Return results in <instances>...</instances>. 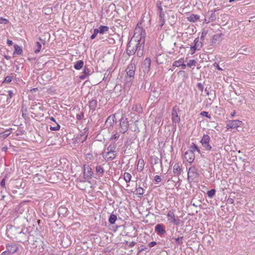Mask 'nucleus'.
I'll use <instances>...</instances> for the list:
<instances>
[{
	"label": "nucleus",
	"instance_id": "1",
	"mask_svg": "<svg viewBox=\"0 0 255 255\" xmlns=\"http://www.w3.org/2000/svg\"><path fill=\"white\" fill-rule=\"evenodd\" d=\"M135 30H138V32L141 31V37L139 39H138L137 36H135V33H134V36L128 42L126 52L127 54L129 56L134 54L136 51H137L138 48L139 50H140L141 47H143L142 45L144 42V30L139 28L138 29L136 28Z\"/></svg>",
	"mask_w": 255,
	"mask_h": 255
},
{
	"label": "nucleus",
	"instance_id": "2",
	"mask_svg": "<svg viewBox=\"0 0 255 255\" xmlns=\"http://www.w3.org/2000/svg\"><path fill=\"white\" fill-rule=\"evenodd\" d=\"M135 70V61L134 60L132 59L130 63L128 65L126 69L127 76L126 78L127 82H130L131 83L132 81L134 78Z\"/></svg>",
	"mask_w": 255,
	"mask_h": 255
},
{
	"label": "nucleus",
	"instance_id": "3",
	"mask_svg": "<svg viewBox=\"0 0 255 255\" xmlns=\"http://www.w3.org/2000/svg\"><path fill=\"white\" fill-rule=\"evenodd\" d=\"M129 124L128 119L125 116H122L120 120V131L123 133L126 132L128 129Z\"/></svg>",
	"mask_w": 255,
	"mask_h": 255
},
{
	"label": "nucleus",
	"instance_id": "4",
	"mask_svg": "<svg viewBox=\"0 0 255 255\" xmlns=\"http://www.w3.org/2000/svg\"><path fill=\"white\" fill-rule=\"evenodd\" d=\"M156 7L159 10L160 26L162 27L165 23V14L161 5V2L159 0L156 2Z\"/></svg>",
	"mask_w": 255,
	"mask_h": 255
},
{
	"label": "nucleus",
	"instance_id": "5",
	"mask_svg": "<svg viewBox=\"0 0 255 255\" xmlns=\"http://www.w3.org/2000/svg\"><path fill=\"white\" fill-rule=\"evenodd\" d=\"M167 220L169 223L175 225H179L181 221L178 217L176 218L173 211L169 210L167 214Z\"/></svg>",
	"mask_w": 255,
	"mask_h": 255
},
{
	"label": "nucleus",
	"instance_id": "6",
	"mask_svg": "<svg viewBox=\"0 0 255 255\" xmlns=\"http://www.w3.org/2000/svg\"><path fill=\"white\" fill-rule=\"evenodd\" d=\"M210 137L208 134H204L200 141L202 145L206 150H211L212 146L210 144Z\"/></svg>",
	"mask_w": 255,
	"mask_h": 255
},
{
	"label": "nucleus",
	"instance_id": "7",
	"mask_svg": "<svg viewBox=\"0 0 255 255\" xmlns=\"http://www.w3.org/2000/svg\"><path fill=\"white\" fill-rule=\"evenodd\" d=\"M179 109L177 106L173 108L172 112V120L173 124L179 123L180 122V118L178 114V112H179Z\"/></svg>",
	"mask_w": 255,
	"mask_h": 255
},
{
	"label": "nucleus",
	"instance_id": "8",
	"mask_svg": "<svg viewBox=\"0 0 255 255\" xmlns=\"http://www.w3.org/2000/svg\"><path fill=\"white\" fill-rule=\"evenodd\" d=\"M199 175L197 169L194 166H191L189 168L188 172V178H191L192 180L197 178Z\"/></svg>",
	"mask_w": 255,
	"mask_h": 255
},
{
	"label": "nucleus",
	"instance_id": "9",
	"mask_svg": "<svg viewBox=\"0 0 255 255\" xmlns=\"http://www.w3.org/2000/svg\"><path fill=\"white\" fill-rule=\"evenodd\" d=\"M151 65V60L149 58H146L142 63L141 69L144 73H147L149 71Z\"/></svg>",
	"mask_w": 255,
	"mask_h": 255
},
{
	"label": "nucleus",
	"instance_id": "10",
	"mask_svg": "<svg viewBox=\"0 0 255 255\" xmlns=\"http://www.w3.org/2000/svg\"><path fill=\"white\" fill-rule=\"evenodd\" d=\"M16 239L19 242L23 243L28 241V236L24 232L23 230H21L18 233L17 235L16 236Z\"/></svg>",
	"mask_w": 255,
	"mask_h": 255
},
{
	"label": "nucleus",
	"instance_id": "11",
	"mask_svg": "<svg viewBox=\"0 0 255 255\" xmlns=\"http://www.w3.org/2000/svg\"><path fill=\"white\" fill-rule=\"evenodd\" d=\"M242 124V122L239 120L230 121L227 124V128H237Z\"/></svg>",
	"mask_w": 255,
	"mask_h": 255
},
{
	"label": "nucleus",
	"instance_id": "12",
	"mask_svg": "<svg viewBox=\"0 0 255 255\" xmlns=\"http://www.w3.org/2000/svg\"><path fill=\"white\" fill-rule=\"evenodd\" d=\"M184 157L189 163H192L195 159L194 152L189 150H187L184 153Z\"/></svg>",
	"mask_w": 255,
	"mask_h": 255
},
{
	"label": "nucleus",
	"instance_id": "13",
	"mask_svg": "<svg viewBox=\"0 0 255 255\" xmlns=\"http://www.w3.org/2000/svg\"><path fill=\"white\" fill-rule=\"evenodd\" d=\"M93 172L92 168L87 165L84 166V177L85 178H91L93 175Z\"/></svg>",
	"mask_w": 255,
	"mask_h": 255
},
{
	"label": "nucleus",
	"instance_id": "14",
	"mask_svg": "<svg viewBox=\"0 0 255 255\" xmlns=\"http://www.w3.org/2000/svg\"><path fill=\"white\" fill-rule=\"evenodd\" d=\"M102 155L103 157L105 159L108 160H112L116 158L117 156V153L116 152L110 151L104 152L102 153Z\"/></svg>",
	"mask_w": 255,
	"mask_h": 255
},
{
	"label": "nucleus",
	"instance_id": "15",
	"mask_svg": "<svg viewBox=\"0 0 255 255\" xmlns=\"http://www.w3.org/2000/svg\"><path fill=\"white\" fill-rule=\"evenodd\" d=\"M6 249L7 250L8 254H13L17 252L18 249V247L16 244L11 243L6 245Z\"/></svg>",
	"mask_w": 255,
	"mask_h": 255
},
{
	"label": "nucleus",
	"instance_id": "16",
	"mask_svg": "<svg viewBox=\"0 0 255 255\" xmlns=\"http://www.w3.org/2000/svg\"><path fill=\"white\" fill-rule=\"evenodd\" d=\"M116 122V118L115 115L110 116L107 119L105 125L107 127H112L114 123Z\"/></svg>",
	"mask_w": 255,
	"mask_h": 255
},
{
	"label": "nucleus",
	"instance_id": "17",
	"mask_svg": "<svg viewBox=\"0 0 255 255\" xmlns=\"http://www.w3.org/2000/svg\"><path fill=\"white\" fill-rule=\"evenodd\" d=\"M155 231L158 235H164L166 231L164 228V226L162 224H158L155 227Z\"/></svg>",
	"mask_w": 255,
	"mask_h": 255
},
{
	"label": "nucleus",
	"instance_id": "18",
	"mask_svg": "<svg viewBox=\"0 0 255 255\" xmlns=\"http://www.w3.org/2000/svg\"><path fill=\"white\" fill-rule=\"evenodd\" d=\"M181 169L179 163H176L173 166V172L175 176H178L181 174Z\"/></svg>",
	"mask_w": 255,
	"mask_h": 255
},
{
	"label": "nucleus",
	"instance_id": "19",
	"mask_svg": "<svg viewBox=\"0 0 255 255\" xmlns=\"http://www.w3.org/2000/svg\"><path fill=\"white\" fill-rule=\"evenodd\" d=\"M90 70L87 67V66H85L83 74L80 75L79 78L82 80L85 79L87 76L90 75Z\"/></svg>",
	"mask_w": 255,
	"mask_h": 255
},
{
	"label": "nucleus",
	"instance_id": "20",
	"mask_svg": "<svg viewBox=\"0 0 255 255\" xmlns=\"http://www.w3.org/2000/svg\"><path fill=\"white\" fill-rule=\"evenodd\" d=\"M144 166V162L142 158H140L138 160L137 166V170L138 172H141Z\"/></svg>",
	"mask_w": 255,
	"mask_h": 255
},
{
	"label": "nucleus",
	"instance_id": "21",
	"mask_svg": "<svg viewBox=\"0 0 255 255\" xmlns=\"http://www.w3.org/2000/svg\"><path fill=\"white\" fill-rule=\"evenodd\" d=\"M200 18V16L197 14H192L187 17V20L190 22H195Z\"/></svg>",
	"mask_w": 255,
	"mask_h": 255
},
{
	"label": "nucleus",
	"instance_id": "22",
	"mask_svg": "<svg viewBox=\"0 0 255 255\" xmlns=\"http://www.w3.org/2000/svg\"><path fill=\"white\" fill-rule=\"evenodd\" d=\"M97 106V101L96 99H93L89 102V108L91 110L95 111Z\"/></svg>",
	"mask_w": 255,
	"mask_h": 255
},
{
	"label": "nucleus",
	"instance_id": "23",
	"mask_svg": "<svg viewBox=\"0 0 255 255\" xmlns=\"http://www.w3.org/2000/svg\"><path fill=\"white\" fill-rule=\"evenodd\" d=\"M207 14L208 15L210 20H211V21H214L216 19L215 10H211L210 11H208Z\"/></svg>",
	"mask_w": 255,
	"mask_h": 255
},
{
	"label": "nucleus",
	"instance_id": "24",
	"mask_svg": "<svg viewBox=\"0 0 255 255\" xmlns=\"http://www.w3.org/2000/svg\"><path fill=\"white\" fill-rule=\"evenodd\" d=\"M117 147V145L115 143V142H114L113 143H111L107 147V151H110V152H116V148Z\"/></svg>",
	"mask_w": 255,
	"mask_h": 255
},
{
	"label": "nucleus",
	"instance_id": "25",
	"mask_svg": "<svg viewBox=\"0 0 255 255\" xmlns=\"http://www.w3.org/2000/svg\"><path fill=\"white\" fill-rule=\"evenodd\" d=\"M14 51L13 52V54H17L20 55L22 53V49L20 46H19L17 45H15L14 46Z\"/></svg>",
	"mask_w": 255,
	"mask_h": 255
},
{
	"label": "nucleus",
	"instance_id": "26",
	"mask_svg": "<svg viewBox=\"0 0 255 255\" xmlns=\"http://www.w3.org/2000/svg\"><path fill=\"white\" fill-rule=\"evenodd\" d=\"M41 47V44L39 42H36L34 47V52L35 53H38L40 52Z\"/></svg>",
	"mask_w": 255,
	"mask_h": 255
},
{
	"label": "nucleus",
	"instance_id": "27",
	"mask_svg": "<svg viewBox=\"0 0 255 255\" xmlns=\"http://www.w3.org/2000/svg\"><path fill=\"white\" fill-rule=\"evenodd\" d=\"M84 65V62L82 60H79L74 65V68L76 70H79L81 69Z\"/></svg>",
	"mask_w": 255,
	"mask_h": 255
},
{
	"label": "nucleus",
	"instance_id": "28",
	"mask_svg": "<svg viewBox=\"0 0 255 255\" xmlns=\"http://www.w3.org/2000/svg\"><path fill=\"white\" fill-rule=\"evenodd\" d=\"M117 219V216L115 214H111L109 218V222L111 224H114L115 223V222L116 221Z\"/></svg>",
	"mask_w": 255,
	"mask_h": 255
},
{
	"label": "nucleus",
	"instance_id": "29",
	"mask_svg": "<svg viewBox=\"0 0 255 255\" xmlns=\"http://www.w3.org/2000/svg\"><path fill=\"white\" fill-rule=\"evenodd\" d=\"M189 150L193 152H194L195 150H197L198 153H200V149L197 145L194 143H192V144L190 146V149H189Z\"/></svg>",
	"mask_w": 255,
	"mask_h": 255
},
{
	"label": "nucleus",
	"instance_id": "30",
	"mask_svg": "<svg viewBox=\"0 0 255 255\" xmlns=\"http://www.w3.org/2000/svg\"><path fill=\"white\" fill-rule=\"evenodd\" d=\"M124 178L126 182L128 183L131 180V175L129 173L125 172L124 175Z\"/></svg>",
	"mask_w": 255,
	"mask_h": 255
},
{
	"label": "nucleus",
	"instance_id": "31",
	"mask_svg": "<svg viewBox=\"0 0 255 255\" xmlns=\"http://www.w3.org/2000/svg\"><path fill=\"white\" fill-rule=\"evenodd\" d=\"M132 109L139 113L142 112V108L140 105H135L133 106Z\"/></svg>",
	"mask_w": 255,
	"mask_h": 255
},
{
	"label": "nucleus",
	"instance_id": "32",
	"mask_svg": "<svg viewBox=\"0 0 255 255\" xmlns=\"http://www.w3.org/2000/svg\"><path fill=\"white\" fill-rule=\"evenodd\" d=\"M52 125H53V126H51L50 127V129L51 130L56 131V130H58L60 129V126L56 122H55V124H53Z\"/></svg>",
	"mask_w": 255,
	"mask_h": 255
},
{
	"label": "nucleus",
	"instance_id": "33",
	"mask_svg": "<svg viewBox=\"0 0 255 255\" xmlns=\"http://www.w3.org/2000/svg\"><path fill=\"white\" fill-rule=\"evenodd\" d=\"M13 77V74L11 73L10 75L6 76L3 81L2 82V83H9Z\"/></svg>",
	"mask_w": 255,
	"mask_h": 255
},
{
	"label": "nucleus",
	"instance_id": "34",
	"mask_svg": "<svg viewBox=\"0 0 255 255\" xmlns=\"http://www.w3.org/2000/svg\"><path fill=\"white\" fill-rule=\"evenodd\" d=\"M99 28L100 29L99 30L100 33H101V34H103L104 32L108 31L109 29V27L107 26L101 25Z\"/></svg>",
	"mask_w": 255,
	"mask_h": 255
},
{
	"label": "nucleus",
	"instance_id": "35",
	"mask_svg": "<svg viewBox=\"0 0 255 255\" xmlns=\"http://www.w3.org/2000/svg\"><path fill=\"white\" fill-rule=\"evenodd\" d=\"M96 171L97 173H100L101 175H103L104 173V169L100 165H97L96 167Z\"/></svg>",
	"mask_w": 255,
	"mask_h": 255
},
{
	"label": "nucleus",
	"instance_id": "36",
	"mask_svg": "<svg viewBox=\"0 0 255 255\" xmlns=\"http://www.w3.org/2000/svg\"><path fill=\"white\" fill-rule=\"evenodd\" d=\"M67 212V209L63 206H61L58 209V213L59 214L65 215Z\"/></svg>",
	"mask_w": 255,
	"mask_h": 255
},
{
	"label": "nucleus",
	"instance_id": "37",
	"mask_svg": "<svg viewBox=\"0 0 255 255\" xmlns=\"http://www.w3.org/2000/svg\"><path fill=\"white\" fill-rule=\"evenodd\" d=\"M183 59H180L178 60L175 61L173 63V67H179L182 64Z\"/></svg>",
	"mask_w": 255,
	"mask_h": 255
},
{
	"label": "nucleus",
	"instance_id": "38",
	"mask_svg": "<svg viewBox=\"0 0 255 255\" xmlns=\"http://www.w3.org/2000/svg\"><path fill=\"white\" fill-rule=\"evenodd\" d=\"M136 194L141 196L144 193V190L142 187H139L135 189Z\"/></svg>",
	"mask_w": 255,
	"mask_h": 255
},
{
	"label": "nucleus",
	"instance_id": "39",
	"mask_svg": "<svg viewBox=\"0 0 255 255\" xmlns=\"http://www.w3.org/2000/svg\"><path fill=\"white\" fill-rule=\"evenodd\" d=\"M215 192H216V190L214 189H212L208 191L207 192L208 196L209 198H212L215 195Z\"/></svg>",
	"mask_w": 255,
	"mask_h": 255
},
{
	"label": "nucleus",
	"instance_id": "40",
	"mask_svg": "<svg viewBox=\"0 0 255 255\" xmlns=\"http://www.w3.org/2000/svg\"><path fill=\"white\" fill-rule=\"evenodd\" d=\"M201 47V45L199 44H194L193 46H191V49L193 50V52H192V54L194 53L195 51L196 50H199Z\"/></svg>",
	"mask_w": 255,
	"mask_h": 255
},
{
	"label": "nucleus",
	"instance_id": "41",
	"mask_svg": "<svg viewBox=\"0 0 255 255\" xmlns=\"http://www.w3.org/2000/svg\"><path fill=\"white\" fill-rule=\"evenodd\" d=\"M120 136V133L119 132H116L111 137L110 139L111 140L114 141L115 142L119 138Z\"/></svg>",
	"mask_w": 255,
	"mask_h": 255
},
{
	"label": "nucleus",
	"instance_id": "42",
	"mask_svg": "<svg viewBox=\"0 0 255 255\" xmlns=\"http://www.w3.org/2000/svg\"><path fill=\"white\" fill-rule=\"evenodd\" d=\"M197 63L195 59L190 60L187 64V66L189 67H191L192 66H196Z\"/></svg>",
	"mask_w": 255,
	"mask_h": 255
},
{
	"label": "nucleus",
	"instance_id": "43",
	"mask_svg": "<svg viewBox=\"0 0 255 255\" xmlns=\"http://www.w3.org/2000/svg\"><path fill=\"white\" fill-rule=\"evenodd\" d=\"M200 115L203 117H206L207 118L211 119V117L210 115H209L208 112L206 111H203L200 113Z\"/></svg>",
	"mask_w": 255,
	"mask_h": 255
},
{
	"label": "nucleus",
	"instance_id": "44",
	"mask_svg": "<svg viewBox=\"0 0 255 255\" xmlns=\"http://www.w3.org/2000/svg\"><path fill=\"white\" fill-rule=\"evenodd\" d=\"M183 237H181L180 238H172V239H174L175 240V242L176 244L178 245H182L183 244V242L182 241Z\"/></svg>",
	"mask_w": 255,
	"mask_h": 255
},
{
	"label": "nucleus",
	"instance_id": "45",
	"mask_svg": "<svg viewBox=\"0 0 255 255\" xmlns=\"http://www.w3.org/2000/svg\"><path fill=\"white\" fill-rule=\"evenodd\" d=\"M84 118V113L83 112H80L79 114H77L76 118L78 120H81Z\"/></svg>",
	"mask_w": 255,
	"mask_h": 255
},
{
	"label": "nucleus",
	"instance_id": "46",
	"mask_svg": "<svg viewBox=\"0 0 255 255\" xmlns=\"http://www.w3.org/2000/svg\"><path fill=\"white\" fill-rule=\"evenodd\" d=\"M8 22H9V21L8 19L2 18V17H0V24H2V23L7 24Z\"/></svg>",
	"mask_w": 255,
	"mask_h": 255
},
{
	"label": "nucleus",
	"instance_id": "47",
	"mask_svg": "<svg viewBox=\"0 0 255 255\" xmlns=\"http://www.w3.org/2000/svg\"><path fill=\"white\" fill-rule=\"evenodd\" d=\"M154 180L156 181V183H159V182H161V178L160 176L156 175L154 177Z\"/></svg>",
	"mask_w": 255,
	"mask_h": 255
},
{
	"label": "nucleus",
	"instance_id": "48",
	"mask_svg": "<svg viewBox=\"0 0 255 255\" xmlns=\"http://www.w3.org/2000/svg\"><path fill=\"white\" fill-rule=\"evenodd\" d=\"M197 86L200 91H202L203 90L204 86L202 83H198L197 85Z\"/></svg>",
	"mask_w": 255,
	"mask_h": 255
},
{
	"label": "nucleus",
	"instance_id": "49",
	"mask_svg": "<svg viewBox=\"0 0 255 255\" xmlns=\"http://www.w3.org/2000/svg\"><path fill=\"white\" fill-rule=\"evenodd\" d=\"M5 178H3L0 182V186L3 188H5Z\"/></svg>",
	"mask_w": 255,
	"mask_h": 255
},
{
	"label": "nucleus",
	"instance_id": "50",
	"mask_svg": "<svg viewBox=\"0 0 255 255\" xmlns=\"http://www.w3.org/2000/svg\"><path fill=\"white\" fill-rule=\"evenodd\" d=\"M204 20L205 22L206 23H208L210 22H211V20H210V19L209 18V16L207 14H206V15L205 16Z\"/></svg>",
	"mask_w": 255,
	"mask_h": 255
},
{
	"label": "nucleus",
	"instance_id": "51",
	"mask_svg": "<svg viewBox=\"0 0 255 255\" xmlns=\"http://www.w3.org/2000/svg\"><path fill=\"white\" fill-rule=\"evenodd\" d=\"M194 43H195L194 44H199V45H201V46L202 45V42H200L199 41V38H195V39L194 40Z\"/></svg>",
	"mask_w": 255,
	"mask_h": 255
},
{
	"label": "nucleus",
	"instance_id": "52",
	"mask_svg": "<svg viewBox=\"0 0 255 255\" xmlns=\"http://www.w3.org/2000/svg\"><path fill=\"white\" fill-rule=\"evenodd\" d=\"M156 244H157L156 242L153 241V242L149 243L148 245L149 248H152V247H154L155 245H156Z\"/></svg>",
	"mask_w": 255,
	"mask_h": 255
},
{
	"label": "nucleus",
	"instance_id": "53",
	"mask_svg": "<svg viewBox=\"0 0 255 255\" xmlns=\"http://www.w3.org/2000/svg\"><path fill=\"white\" fill-rule=\"evenodd\" d=\"M140 249L139 250L140 252H141L142 251H147V252L148 251L147 250L148 248H146V247H145L143 245H141L140 247Z\"/></svg>",
	"mask_w": 255,
	"mask_h": 255
},
{
	"label": "nucleus",
	"instance_id": "54",
	"mask_svg": "<svg viewBox=\"0 0 255 255\" xmlns=\"http://www.w3.org/2000/svg\"><path fill=\"white\" fill-rule=\"evenodd\" d=\"M214 66L217 69H218L219 70H222V68H220V67L219 66V64H217V63H215L214 64Z\"/></svg>",
	"mask_w": 255,
	"mask_h": 255
},
{
	"label": "nucleus",
	"instance_id": "55",
	"mask_svg": "<svg viewBox=\"0 0 255 255\" xmlns=\"http://www.w3.org/2000/svg\"><path fill=\"white\" fill-rule=\"evenodd\" d=\"M8 98H11L12 97V95H13V93H12V91H9L8 92Z\"/></svg>",
	"mask_w": 255,
	"mask_h": 255
},
{
	"label": "nucleus",
	"instance_id": "56",
	"mask_svg": "<svg viewBox=\"0 0 255 255\" xmlns=\"http://www.w3.org/2000/svg\"><path fill=\"white\" fill-rule=\"evenodd\" d=\"M99 28H95L94 29V33L95 34H96L97 35L98 34V33H100V31H99Z\"/></svg>",
	"mask_w": 255,
	"mask_h": 255
},
{
	"label": "nucleus",
	"instance_id": "57",
	"mask_svg": "<svg viewBox=\"0 0 255 255\" xmlns=\"http://www.w3.org/2000/svg\"><path fill=\"white\" fill-rule=\"evenodd\" d=\"M135 245V243L134 242H131V243H130L129 245V247L130 248H132Z\"/></svg>",
	"mask_w": 255,
	"mask_h": 255
},
{
	"label": "nucleus",
	"instance_id": "58",
	"mask_svg": "<svg viewBox=\"0 0 255 255\" xmlns=\"http://www.w3.org/2000/svg\"><path fill=\"white\" fill-rule=\"evenodd\" d=\"M246 51V49H241L240 50H239V51H240V54H244V52H245Z\"/></svg>",
	"mask_w": 255,
	"mask_h": 255
},
{
	"label": "nucleus",
	"instance_id": "59",
	"mask_svg": "<svg viewBox=\"0 0 255 255\" xmlns=\"http://www.w3.org/2000/svg\"><path fill=\"white\" fill-rule=\"evenodd\" d=\"M227 202H228V203H229V204H232V203H233V202H234V200H233V199H231V198H229V199H228V200H227Z\"/></svg>",
	"mask_w": 255,
	"mask_h": 255
},
{
	"label": "nucleus",
	"instance_id": "60",
	"mask_svg": "<svg viewBox=\"0 0 255 255\" xmlns=\"http://www.w3.org/2000/svg\"><path fill=\"white\" fill-rule=\"evenodd\" d=\"M7 44L8 45L10 46V45H12L13 42H12V41L11 40H8H8H7Z\"/></svg>",
	"mask_w": 255,
	"mask_h": 255
},
{
	"label": "nucleus",
	"instance_id": "61",
	"mask_svg": "<svg viewBox=\"0 0 255 255\" xmlns=\"http://www.w3.org/2000/svg\"><path fill=\"white\" fill-rule=\"evenodd\" d=\"M97 36V34H95L94 32L93 33V34L91 35V39H94Z\"/></svg>",
	"mask_w": 255,
	"mask_h": 255
},
{
	"label": "nucleus",
	"instance_id": "62",
	"mask_svg": "<svg viewBox=\"0 0 255 255\" xmlns=\"http://www.w3.org/2000/svg\"><path fill=\"white\" fill-rule=\"evenodd\" d=\"M186 66H187V65L184 64V61H183L182 64L181 65L182 68L184 69L186 68Z\"/></svg>",
	"mask_w": 255,
	"mask_h": 255
},
{
	"label": "nucleus",
	"instance_id": "63",
	"mask_svg": "<svg viewBox=\"0 0 255 255\" xmlns=\"http://www.w3.org/2000/svg\"><path fill=\"white\" fill-rule=\"evenodd\" d=\"M2 151H6L7 150V147L6 146H4L1 148Z\"/></svg>",
	"mask_w": 255,
	"mask_h": 255
},
{
	"label": "nucleus",
	"instance_id": "64",
	"mask_svg": "<svg viewBox=\"0 0 255 255\" xmlns=\"http://www.w3.org/2000/svg\"><path fill=\"white\" fill-rule=\"evenodd\" d=\"M0 255H8V254L6 251H5L2 252Z\"/></svg>",
	"mask_w": 255,
	"mask_h": 255
}]
</instances>
